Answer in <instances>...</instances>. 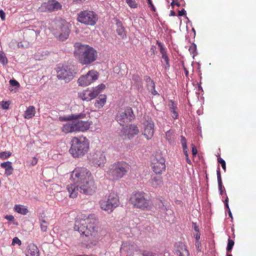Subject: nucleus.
Segmentation results:
<instances>
[{
  "mask_svg": "<svg viewBox=\"0 0 256 256\" xmlns=\"http://www.w3.org/2000/svg\"><path fill=\"white\" fill-rule=\"evenodd\" d=\"M12 162H10L8 161L4 162H2L1 164V166L5 169V174L6 176H10L12 174L14 168L12 166Z\"/></svg>",
  "mask_w": 256,
  "mask_h": 256,
  "instance_id": "nucleus-25",
  "label": "nucleus"
},
{
  "mask_svg": "<svg viewBox=\"0 0 256 256\" xmlns=\"http://www.w3.org/2000/svg\"><path fill=\"white\" fill-rule=\"evenodd\" d=\"M74 230L87 238L86 247L92 248L97 245L101 239L100 232L96 220L88 218L84 220H76L74 226Z\"/></svg>",
  "mask_w": 256,
  "mask_h": 256,
  "instance_id": "nucleus-2",
  "label": "nucleus"
},
{
  "mask_svg": "<svg viewBox=\"0 0 256 256\" xmlns=\"http://www.w3.org/2000/svg\"><path fill=\"white\" fill-rule=\"evenodd\" d=\"M89 160L96 167L104 166L106 161L104 152L102 150H96L90 156Z\"/></svg>",
  "mask_w": 256,
  "mask_h": 256,
  "instance_id": "nucleus-17",
  "label": "nucleus"
},
{
  "mask_svg": "<svg viewBox=\"0 0 256 256\" xmlns=\"http://www.w3.org/2000/svg\"><path fill=\"white\" fill-rule=\"evenodd\" d=\"M74 46L78 48L76 54L80 62L82 65L90 64L98 58V52L92 46L82 43H76Z\"/></svg>",
  "mask_w": 256,
  "mask_h": 256,
  "instance_id": "nucleus-4",
  "label": "nucleus"
},
{
  "mask_svg": "<svg viewBox=\"0 0 256 256\" xmlns=\"http://www.w3.org/2000/svg\"><path fill=\"white\" fill-rule=\"evenodd\" d=\"M62 4L56 0H49L46 2H43L40 6L38 8V10L41 12H52L61 10Z\"/></svg>",
  "mask_w": 256,
  "mask_h": 256,
  "instance_id": "nucleus-15",
  "label": "nucleus"
},
{
  "mask_svg": "<svg viewBox=\"0 0 256 256\" xmlns=\"http://www.w3.org/2000/svg\"><path fill=\"white\" fill-rule=\"evenodd\" d=\"M0 62L4 66L6 65L8 63V60L5 54L2 51H0Z\"/></svg>",
  "mask_w": 256,
  "mask_h": 256,
  "instance_id": "nucleus-32",
  "label": "nucleus"
},
{
  "mask_svg": "<svg viewBox=\"0 0 256 256\" xmlns=\"http://www.w3.org/2000/svg\"><path fill=\"white\" fill-rule=\"evenodd\" d=\"M192 228L194 229V231L196 232H199L198 226H197L196 224V222H193L192 223Z\"/></svg>",
  "mask_w": 256,
  "mask_h": 256,
  "instance_id": "nucleus-51",
  "label": "nucleus"
},
{
  "mask_svg": "<svg viewBox=\"0 0 256 256\" xmlns=\"http://www.w3.org/2000/svg\"><path fill=\"white\" fill-rule=\"evenodd\" d=\"M70 152L74 158H78L84 156L90 148L89 140L85 136H74L70 141Z\"/></svg>",
  "mask_w": 256,
  "mask_h": 256,
  "instance_id": "nucleus-5",
  "label": "nucleus"
},
{
  "mask_svg": "<svg viewBox=\"0 0 256 256\" xmlns=\"http://www.w3.org/2000/svg\"><path fill=\"white\" fill-rule=\"evenodd\" d=\"M171 112L172 113V117L174 119H176L178 118V114L176 111V106L174 102H172V105L170 107Z\"/></svg>",
  "mask_w": 256,
  "mask_h": 256,
  "instance_id": "nucleus-30",
  "label": "nucleus"
},
{
  "mask_svg": "<svg viewBox=\"0 0 256 256\" xmlns=\"http://www.w3.org/2000/svg\"><path fill=\"white\" fill-rule=\"evenodd\" d=\"M228 197L226 196V198L224 200V203H225L226 208L228 209V210H230V208H229L228 204Z\"/></svg>",
  "mask_w": 256,
  "mask_h": 256,
  "instance_id": "nucleus-56",
  "label": "nucleus"
},
{
  "mask_svg": "<svg viewBox=\"0 0 256 256\" xmlns=\"http://www.w3.org/2000/svg\"><path fill=\"white\" fill-rule=\"evenodd\" d=\"M40 222L41 230L43 232H46L48 230V222L44 220H40Z\"/></svg>",
  "mask_w": 256,
  "mask_h": 256,
  "instance_id": "nucleus-31",
  "label": "nucleus"
},
{
  "mask_svg": "<svg viewBox=\"0 0 256 256\" xmlns=\"http://www.w3.org/2000/svg\"><path fill=\"white\" fill-rule=\"evenodd\" d=\"M130 203L134 208L142 210H149L152 206L151 200L143 192L136 191L132 193L130 198Z\"/></svg>",
  "mask_w": 256,
  "mask_h": 256,
  "instance_id": "nucleus-7",
  "label": "nucleus"
},
{
  "mask_svg": "<svg viewBox=\"0 0 256 256\" xmlns=\"http://www.w3.org/2000/svg\"><path fill=\"white\" fill-rule=\"evenodd\" d=\"M120 204L119 197L115 192H112L108 195L107 200H102L100 201V208L109 212H113L114 209Z\"/></svg>",
  "mask_w": 256,
  "mask_h": 256,
  "instance_id": "nucleus-9",
  "label": "nucleus"
},
{
  "mask_svg": "<svg viewBox=\"0 0 256 256\" xmlns=\"http://www.w3.org/2000/svg\"><path fill=\"white\" fill-rule=\"evenodd\" d=\"M186 162L190 164H191L192 162H191V160H190V159L189 157H188H188H186Z\"/></svg>",
  "mask_w": 256,
  "mask_h": 256,
  "instance_id": "nucleus-57",
  "label": "nucleus"
},
{
  "mask_svg": "<svg viewBox=\"0 0 256 256\" xmlns=\"http://www.w3.org/2000/svg\"><path fill=\"white\" fill-rule=\"evenodd\" d=\"M184 70H185L186 75L187 76L188 74V71L186 68H184Z\"/></svg>",
  "mask_w": 256,
  "mask_h": 256,
  "instance_id": "nucleus-61",
  "label": "nucleus"
},
{
  "mask_svg": "<svg viewBox=\"0 0 256 256\" xmlns=\"http://www.w3.org/2000/svg\"><path fill=\"white\" fill-rule=\"evenodd\" d=\"M106 96L105 94H101L96 100L94 102V106L98 108H102L106 104Z\"/></svg>",
  "mask_w": 256,
  "mask_h": 256,
  "instance_id": "nucleus-24",
  "label": "nucleus"
},
{
  "mask_svg": "<svg viewBox=\"0 0 256 256\" xmlns=\"http://www.w3.org/2000/svg\"><path fill=\"white\" fill-rule=\"evenodd\" d=\"M192 154L194 156H196V154L198 153V150L195 146L193 144H192Z\"/></svg>",
  "mask_w": 256,
  "mask_h": 256,
  "instance_id": "nucleus-47",
  "label": "nucleus"
},
{
  "mask_svg": "<svg viewBox=\"0 0 256 256\" xmlns=\"http://www.w3.org/2000/svg\"><path fill=\"white\" fill-rule=\"evenodd\" d=\"M36 114V108L33 106H29L25 111L24 118L26 119H30L34 117Z\"/></svg>",
  "mask_w": 256,
  "mask_h": 256,
  "instance_id": "nucleus-26",
  "label": "nucleus"
},
{
  "mask_svg": "<svg viewBox=\"0 0 256 256\" xmlns=\"http://www.w3.org/2000/svg\"><path fill=\"white\" fill-rule=\"evenodd\" d=\"M181 143L182 148L183 147H186L187 144H186V140L184 136H181Z\"/></svg>",
  "mask_w": 256,
  "mask_h": 256,
  "instance_id": "nucleus-45",
  "label": "nucleus"
},
{
  "mask_svg": "<svg viewBox=\"0 0 256 256\" xmlns=\"http://www.w3.org/2000/svg\"><path fill=\"white\" fill-rule=\"evenodd\" d=\"M5 218L10 220V221H14V216H12V215H6V216H5Z\"/></svg>",
  "mask_w": 256,
  "mask_h": 256,
  "instance_id": "nucleus-50",
  "label": "nucleus"
},
{
  "mask_svg": "<svg viewBox=\"0 0 256 256\" xmlns=\"http://www.w3.org/2000/svg\"><path fill=\"white\" fill-rule=\"evenodd\" d=\"M14 209L16 212L23 215H25L28 212V210L24 206L22 205H16Z\"/></svg>",
  "mask_w": 256,
  "mask_h": 256,
  "instance_id": "nucleus-28",
  "label": "nucleus"
},
{
  "mask_svg": "<svg viewBox=\"0 0 256 256\" xmlns=\"http://www.w3.org/2000/svg\"><path fill=\"white\" fill-rule=\"evenodd\" d=\"M0 17L2 20H5V13L2 10H0Z\"/></svg>",
  "mask_w": 256,
  "mask_h": 256,
  "instance_id": "nucleus-52",
  "label": "nucleus"
},
{
  "mask_svg": "<svg viewBox=\"0 0 256 256\" xmlns=\"http://www.w3.org/2000/svg\"><path fill=\"white\" fill-rule=\"evenodd\" d=\"M70 179L74 182L66 187L70 198H76L78 192L92 195L97 188L91 172L86 168H75L71 174Z\"/></svg>",
  "mask_w": 256,
  "mask_h": 256,
  "instance_id": "nucleus-1",
  "label": "nucleus"
},
{
  "mask_svg": "<svg viewBox=\"0 0 256 256\" xmlns=\"http://www.w3.org/2000/svg\"><path fill=\"white\" fill-rule=\"evenodd\" d=\"M99 74L95 70H90L84 75L81 76L78 80L79 86H86L98 80Z\"/></svg>",
  "mask_w": 256,
  "mask_h": 256,
  "instance_id": "nucleus-13",
  "label": "nucleus"
},
{
  "mask_svg": "<svg viewBox=\"0 0 256 256\" xmlns=\"http://www.w3.org/2000/svg\"><path fill=\"white\" fill-rule=\"evenodd\" d=\"M227 256H232V254H228Z\"/></svg>",
  "mask_w": 256,
  "mask_h": 256,
  "instance_id": "nucleus-62",
  "label": "nucleus"
},
{
  "mask_svg": "<svg viewBox=\"0 0 256 256\" xmlns=\"http://www.w3.org/2000/svg\"><path fill=\"white\" fill-rule=\"evenodd\" d=\"M37 162H38V159L34 157L33 158V160H32V162L31 163L32 166H34L36 165L37 164Z\"/></svg>",
  "mask_w": 256,
  "mask_h": 256,
  "instance_id": "nucleus-55",
  "label": "nucleus"
},
{
  "mask_svg": "<svg viewBox=\"0 0 256 256\" xmlns=\"http://www.w3.org/2000/svg\"><path fill=\"white\" fill-rule=\"evenodd\" d=\"M234 244V241L230 238H228V246H227V248H226L227 252H229L231 251Z\"/></svg>",
  "mask_w": 256,
  "mask_h": 256,
  "instance_id": "nucleus-35",
  "label": "nucleus"
},
{
  "mask_svg": "<svg viewBox=\"0 0 256 256\" xmlns=\"http://www.w3.org/2000/svg\"><path fill=\"white\" fill-rule=\"evenodd\" d=\"M182 148H183L184 154L185 155L186 157H188V146L183 147Z\"/></svg>",
  "mask_w": 256,
  "mask_h": 256,
  "instance_id": "nucleus-53",
  "label": "nucleus"
},
{
  "mask_svg": "<svg viewBox=\"0 0 256 256\" xmlns=\"http://www.w3.org/2000/svg\"><path fill=\"white\" fill-rule=\"evenodd\" d=\"M170 16H176V12L174 10H171L170 12Z\"/></svg>",
  "mask_w": 256,
  "mask_h": 256,
  "instance_id": "nucleus-59",
  "label": "nucleus"
},
{
  "mask_svg": "<svg viewBox=\"0 0 256 256\" xmlns=\"http://www.w3.org/2000/svg\"><path fill=\"white\" fill-rule=\"evenodd\" d=\"M105 88V85L101 84L91 89L87 88L78 93V98L83 100L90 101L96 98Z\"/></svg>",
  "mask_w": 256,
  "mask_h": 256,
  "instance_id": "nucleus-11",
  "label": "nucleus"
},
{
  "mask_svg": "<svg viewBox=\"0 0 256 256\" xmlns=\"http://www.w3.org/2000/svg\"><path fill=\"white\" fill-rule=\"evenodd\" d=\"M130 165L124 161H118L110 164L106 171L108 178L112 180H118L126 174Z\"/></svg>",
  "mask_w": 256,
  "mask_h": 256,
  "instance_id": "nucleus-6",
  "label": "nucleus"
},
{
  "mask_svg": "<svg viewBox=\"0 0 256 256\" xmlns=\"http://www.w3.org/2000/svg\"><path fill=\"white\" fill-rule=\"evenodd\" d=\"M154 124L151 120L147 121L144 124L142 134L147 140H150L153 137L154 132Z\"/></svg>",
  "mask_w": 256,
  "mask_h": 256,
  "instance_id": "nucleus-19",
  "label": "nucleus"
},
{
  "mask_svg": "<svg viewBox=\"0 0 256 256\" xmlns=\"http://www.w3.org/2000/svg\"><path fill=\"white\" fill-rule=\"evenodd\" d=\"M157 44H158V46L160 47V52L162 54V58L164 60L166 66L169 68L170 67V64H169V58H168V56L166 54V50L163 46L161 42H157Z\"/></svg>",
  "mask_w": 256,
  "mask_h": 256,
  "instance_id": "nucleus-23",
  "label": "nucleus"
},
{
  "mask_svg": "<svg viewBox=\"0 0 256 256\" xmlns=\"http://www.w3.org/2000/svg\"><path fill=\"white\" fill-rule=\"evenodd\" d=\"M135 118L132 108L128 106L120 108L116 115V122L122 126H124Z\"/></svg>",
  "mask_w": 256,
  "mask_h": 256,
  "instance_id": "nucleus-8",
  "label": "nucleus"
},
{
  "mask_svg": "<svg viewBox=\"0 0 256 256\" xmlns=\"http://www.w3.org/2000/svg\"><path fill=\"white\" fill-rule=\"evenodd\" d=\"M177 256H190L186 246L182 243H180L175 252Z\"/></svg>",
  "mask_w": 256,
  "mask_h": 256,
  "instance_id": "nucleus-21",
  "label": "nucleus"
},
{
  "mask_svg": "<svg viewBox=\"0 0 256 256\" xmlns=\"http://www.w3.org/2000/svg\"><path fill=\"white\" fill-rule=\"evenodd\" d=\"M196 45L194 44H192L189 47L188 50L190 54H193L194 56L196 53Z\"/></svg>",
  "mask_w": 256,
  "mask_h": 256,
  "instance_id": "nucleus-37",
  "label": "nucleus"
},
{
  "mask_svg": "<svg viewBox=\"0 0 256 256\" xmlns=\"http://www.w3.org/2000/svg\"><path fill=\"white\" fill-rule=\"evenodd\" d=\"M134 246L127 242L123 243L120 249L122 254H131L134 250Z\"/></svg>",
  "mask_w": 256,
  "mask_h": 256,
  "instance_id": "nucleus-22",
  "label": "nucleus"
},
{
  "mask_svg": "<svg viewBox=\"0 0 256 256\" xmlns=\"http://www.w3.org/2000/svg\"><path fill=\"white\" fill-rule=\"evenodd\" d=\"M174 134V132L172 130H168L166 132V138L168 140L169 142H170L172 140V136Z\"/></svg>",
  "mask_w": 256,
  "mask_h": 256,
  "instance_id": "nucleus-36",
  "label": "nucleus"
},
{
  "mask_svg": "<svg viewBox=\"0 0 256 256\" xmlns=\"http://www.w3.org/2000/svg\"><path fill=\"white\" fill-rule=\"evenodd\" d=\"M9 82L10 86H15L16 88H18L20 86V84L16 80H10Z\"/></svg>",
  "mask_w": 256,
  "mask_h": 256,
  "instance_id": "nucleus-38",
  "label": "nucleus"
},
{
  "mask_svg": "<svg viewBox=\"0 0 256 256\" xmlns=\"http://www.w3.org/2000/svg\"><path fill=\"white\" fill-rule=\"evenodd\" d=\"M154 86H155V85L154 84H153L154 90L152 92V94L154 95H156V94H158V93H157L156 91L154 90Z\"/></svg>",
  "mask_w": 256,
  "mask_h": 256,
  "instance_id": "nucleus-58",
  "label": "nucleus"
},
{
  "mask_svg": "<svg viewBox=\"0 0 256 256\" xmlns=\"http://www.w3.org/2000/svg\"><path fill=\"white\" fill-rule=\"evenodd\" d=\"M152 168L153 171L158 174H160L166 170L165 160L161 154H157L152 160Z\"/></svg>",
  "mask_w": 256,
  "mask_h": 256,
  "instance_id": "nucleus-16",
  "label": "nucleus"
},
{
  "mask_svg": "<svg viewBox=\"0 0 256 256\" xmlns=\"http://www.w3.org/2000/svg\"><path fill=\"white\" fill-rule=\"evenodd\" d=\"M170 4L172 8H174L175 5H176L178 6H180V3L178 2L177 0H172Z\"/></svg>",
  "mask_w": 256,
  "mask_h": 256,
  "instance_id": "nucleus-49",
  "label": "nucleus"
},
{
  "mask_svg": "<svg viewBox=\"0 0 256 256\" xmlns=\"http://www.w3.org/2000/svg\"><path fill=\"white\" fill-rule=\"evenodd\" d=\"M147 1H148V4L151 7L152 10L155 12L156 11V8H155L154 6V4H153L152 2V0H147Z\"/></svg>",
  "mask_w": 256,
  "mask_h": 256,
  "instance_id": "nucleus-48",
  "label": "nucleus"
},
{
  "mask_svg": "<svg viewBox=\"0 0 256 256\" xmlns=\"http://www.w3.org/2000/svg\"><path fill=\"white\" fill-rule=\"evenodd\" d=\"M194 236L196 240V244H199V240L200 239V231L196 232L195 234H194Z\"/></svg>",
  "mask_w": 256,
  "mask_h": 256,
  "instance_id": "nucleus-43",
  "label": "nucleus"
},
{
  "mask_svg": "<svg viewBox=\"0 0 256 256\" xmlns=\"http://www.w3.org/2000/svg\"><path fill=\"white\" fill-rule=\"evenodd\" d=\"M10 103L8 102L3 101L2 103V108L4 110H8L9 108Z\"/></svg>",
  "mask_w": 256,
  "mask_h": 256,
  "instance_id": "nucleus-42",
  "label": "nucleus"
},
{
  "mask_svg": "<svg viewBox=\"0 0 256 256\" xmlns=\"http://www.w3.org/2000/svg\"><path fill=\"white\" fill-rule=\"evenodd\" d=\"M86 117L85 113L78 114H71L67 117L60 118L62 120L71 121L78 120L76 122H71L64 124L62 128V131L66 134L76 132H84L88 130L92 122L80 120Z\"/></svg>",
  "mask_w": 256,
  "mask_h": 256,
  "instance_id": "nucleus-3",
  "label": "nucleus"
},
{
  "mask_svg": "<svg viewBox=\"0 0 256 256\" xmlns=\"http://www.w3.org/2000/svg\"><path fill=\"white\" fill-rule=\"evenodd\" d=\"M126 2L130 8H136L138 7L136 0H126Z\"/></svg>",
  "mask_w": 256,
  "mask_h": 256,
  "instance_id": "nucleus-33",
  "label": "nucleus"
},
{
  "mask_svg": "<svg viewBox=\"0 0 256 256\" xmlns=\"http://www.w3.org/2000/svg\"><path fill=\"white\" fill-rule=\"evenodd\" d=\"M216 174H217V178H218V183H221L222 182L221 175H220V170L218 168V170H216Z\"/></svg>",
  "mask_w": 256,
  "mask_h": 256,
  "instance_id": "nucleus-44",
  "label": "nucleus"
},
{
  "mask_svg": "<svg viewBox=\"0 0 256 256\" xmlns=\"http://www.w3.org/2000/svg\"><path fill=\"white\" fill-rule=\"evenodd\" d=\"M54 35L60 40H66L69 36L70 30L66 22H58L56 26V30L53 32Z\"/></svg>",
  "mask_w": 256,
  "mask_h": 256,
  "instance_id": "nucleus-14",
  "label": "nucleus"
},
{
  "mask_svg": "<svg viewBox=\"0 0 256 256\" xmlns=\"http://www.w3.org/2000/svg\"><path fill=\"white\" fill-rule=\"evenodd\" d=\"M122 132L126 138L131 139L135 136L138 134L140 130L136 125L130 124L124 127L122 130Z\"/></svg>",
  "mask_w": 256,
  "mask_h": 256,
  "instance_id": "nucleus-18",
  "label": "nucleus"
},
{
  "mask_svg": "<svg viewBox=\"0 0 256 256\" xmlns=\"http://www.w3.org/2000/svg\"><path fill=\"white\" fill-rule=\"evenodd\" d=\"M98 18L97 14L93 11L84 10L81 12L78 17V20L82 24L89 26H94Z\"/></svg>",
  "mask_w": 256,
  "mask_h": 256,
  "instance_id": "nucleus-12",
  "label": "nucleus"
},
{
  "mask_svg": "<svg viewBox=\"0 0 256 256\" xmlns=\"http://www.w3.org/2000/svg\"><path fill=\"white\" fill-rule=\"evenodd\" d=\"M56 76L59 80H62L66 82H69L74 76L76 72L72 66L62 65L56 68Z\"/></svg>",
  "mask_w": 256,
  "mask_h": 256,
  "instance_id": "nucleus-10",
  "label": "nucleus"
},
{
  "mask_svg": "<svg viewBox=\"0 0 256 256\" xmlns=\"http://www.w3.org/2000/svg\"><path fill=\"white\" fill-rule=\"evenodd\" d=\"M12 155V152H4L0 153V158L2 160H5L10 157Z\"/></svg>",
  "mask_w": 256,
  "mask_h": 256,
  "instance_id": "nucleus-34",
  "label": "nucleus"
},
{
  "mask_svg": "<svg viewBox=\"0 0 256 256\" xmlns=\"http://www.w3.org/2000/svg\"><path fill=\"white\" fill-rule=\"evenodd\" d=\"M162 178L160 176H154L150 180V183L154 187L162 185Z\"/></svg>",
  "mask_w": 256,
  "mask_h": 256,
  "instance_id": "nucleus-29",
  "label": "nucleus"
},
{
  "mask_svg": "<svg viewBox=\"0 0 256 256\" xmlns=\"http://www.w3.org/2000/svg\"><path fill=\"white\" fill-rule=\"evenodd\" d=\"M25 254L26 256H40V250L36 244H30L25 250Z\"/></svg>",
  "mask_w": 256,
  "mask_h": 256,
  "instance_id": "nucleus-20",
  "label": "nucleus"
},
{
  "mask_svg": "<svg viewBox=\"0 0 256 256\" xmlns=\"http://www.w3.org/2000/svg\"><path fill=\"white\" fill-rule=\"evenodd\" d=\"M12 245H14L15 244H18V246H20L22 244L21 240L18 238L14 237L12 239Z\"/></svg>",
  "mask_w": 256,
  "mask_h": 256,
  "instance_id": "nucleus-40",
  "label": "nucleus"
},
{
  "mask_svg": "<svg viewBox=\"0 0 256 256\" xmlns=\"http://www.w3.org/2000/svg\"><path fill=\"white\" fill-rule=\"evenodd\" d=\"M142 254L143 256H157L156 254L148 250L144 251Z\"/></svg>",
  "mask_w": 256,
  "mask_h": 256,
  "instance_id": "nucleus-41",
  "label": "nucleus"
},
{
  "mask_svg": "<svg viewBox=\"0 0 256 256\" xmlns=\"http://www.w3.org/2000/svg\"><path fill=\"white\" fill-rule=\"evenodd\" d=\"M218 162L221 164L222 168L224 171L226 170V164L225 161L220 158H218Z\"/></svg>",
  "mask_w": 256,
  "mask_h": 256,
  "instance_id": "nucleus-39",
  "label": "nucleus"
},
{
  "mask_svg": "<svg viewBox=\"0 0 256 256\" xmlns=\"http://www.w3.org/2000/svg\"><path fill=\"white\" fill-rule=\"evenodd\" d=\"M186 10L184 9H183L181 10L178 11V15L180 16H183L186 14Z\"/></svg>",
  "mask_w": 256,
  "mask_h": 256,
  "instance_id": "nucleus-54",
  "label": "nucleus"
},
{
  "mask_svg": "<svg viewBox=\"0 0 256 256\" xmlns=\"http://www.w3.org/2000/svg\"><path fill=\"white\" fill-rule=\"evenodd\" d=\"M228 214H229L230 216L232 218V212L230 210H229Z\"/></svg>",
  "mask_w": 256,
  "mask_h": 256,
  "instance_id": "nucleus-60",
  "label": "nucleus"
},
{
  "mask_svg": "<svg viewBox=\"0 0 256 256\" xmlns=\"http://www.w3.org/2000/svg\"><path fill=\"white\" fill-rule=\"evenodd\" d=\"M116 32L118 35L121 36L122 38H124L126 36V33L124 27L122 26L120 22H116Z\"/></svg>",
  "mask_w": 256,
  "mask_h": 256,
  "instance_id": "nucleus-27",
  "label": "nucleus"
},
{
  "mask_svg": "<svg viewBox=\"0 0 256 256\" xmlns=\"http://www.w3.org/2000/svg\"><path fill=\"white\" fill-rule=\"evenodd\" d=\"M218 190L220 192V194H222L223 190H224V188L222 186V182H221L220 184V183H218Z\"/></svg>",
  "mask_w": 256,
  "mask_h": 256,
  "instance_id": "nucleus-46",
  "label": "nucleus"
}]
</instances>
